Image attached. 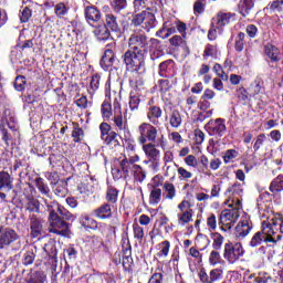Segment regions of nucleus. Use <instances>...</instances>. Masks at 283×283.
<instances>
[{
	"label": "nucleus",
	"instance_id": "obj_1",
	"mask_svg": "<svg viewBox=\"0 0 283 283\" xmlns=\"http://www.w3.org/2000/svg\"><path fill=\"white\" fill-rule=\"evenodd\" d=\"M128 50L139 52L140 54H149L150 50H158L160 40L147 36V33L135 32L128 38Z\"/></svg>",
	"mask_w": 283,
	"mask_h": 283
},
{
	"label": "nucleus",
	"instance_id": "obj_2",
	"mask_svg": "<svg viewBox=\"0 0 283 283\" xmlns=\"http://www.w3.org/2000/svg\"><path fill=\"white\" fill-rule=\"evenodd\" d=\"M44 205L49 211V223L51 227L50 233L62 235V238H70V235H72V230L70 227H72V224L64 221L56 209H54V206H52V203H50L46 199L44 200Z\"/></svg>",
	"mask_w": 283,
	"mask_h": 283
},
{
	"label": "nucleus",
	"instance_id": "obj_3",
	"mask_svg": "<svg viewBox=\"0 0 283 283\" xmlns=\"http://www.w3.org/2000/svg\"><path fill=\"white\" fill-rule=\"evenodd\" d=\"M143 28L145 32H151L156 25H158V20L156 19V13L150 7L145 10L134 11L130 17V28Z\"/></svg>",
	"mask_w": 283,
	"mask_h": 283
},
{
	"label": "nucleus",
	"instance_id": "obj_4",
	"mask_svg": "<svg viewBox=\"0 0 283 283\" xmlns=\"http://www.w3.org/2000/svg\"><path fill=\"white\" fill-rule=\"evenodd\" d=\"M140 161L138 154H124L123 159L118 160V167L112 168L113 180H127L129 178V171H134L136 163Z\"/></svg>",
	"mask_w": 283,
	"mask_h": 283
},
{
	"label": "nucleus",
	"instance_id": "obj_5",
	"mask_svg": "<svg viewBox=\"0 0 283 283\" xmlns=\"http://www.w3.org/2000/svg\"><path fill=\"white\" fill-rule=\"evenodd\" d=\"M145 53L127 49L122 55V61L127 72H145Z\"/></svg>",
	"mask_w": 283,
	"mask_h": 283
},
{
	"label": "nucleus",
	"instance_id": "obj_6",
	"mask_svg": "<svg viewBox=\"0 0 283 283\" xmlns=\"http://www.w3.org/2000/svg\"><path fill=\"white\" fill-rule=\"evenodd\" d=\"M117 94L120 93L112 91V78L108 77L105 83V99L101 105V114L104 120H109L114 116V103L116 102Z\"/></svg>",
	"mask_w": 283,
	"mask_h": 283
},
{
	"label": "nucleus",
	"instance_id": "obj_7",
	"mask_svg": "<svg viewBox=\"0 0 283 283\" xmlns=\"http://www.w3.org/2000/svg\"><path fill=\"white\" fill-rule=\"evenodd\" d=\"M210 238L212 240V251H210L208 262L210 266H218V264H223L224 260L222 259V244H224V237L219 232H211Z\"/></svg>",
	"mask_w": 283,
	"mask_h": 283
},
{
	"label": "nucleus",
	"instance_id": "obj_8",
	"mask_svg": "<svg viewBox=\"0 0 283 283\" xmlns=\"http://www.w3.org/2000/svg\"><path fill=\"white\" fill-rule=\"evenodd\" d=\"M137 142L139 145H145L147 143H156L158 139V125H154L149 122H143L137 127Z\"/></svg>",
	"mask_w": 283,
	"mask_h": 283
},
{
	"label": "nucleus",
	"instance_id": "obj_9",
	"mask_svg": "<svg viewBox=\"0 0 283 283\" xmlns=\"http://www.w3.org/2000/svg\"><path fill=\"white\" fill-rule=\"evenodd\" d=\"M101 139L106 147L114 149V147H120V140H118V134L116 130H112V125L107 122L99 124Z\"/></svg>",
	"mask_w": 283,
	"mask_h": 283
},
{
	"label": "nucleus",
	"instance_id": "obj_10",
	"mask_svg": "<svg viewBox=\"0 0 283 283\" xmlns=\"http://www.w3.org/2000/svg\"><path fill=\"white\" fill-rule=\"evenodd\" d=\"M243 255L244 247H242V243H224L223 258L228 262V264H235V262H239L240 258H242Z\"/></svg>",
	"mask_w": 283,
	"mask_h": 283
},
{
	"label": "nucleus",
	"instance_id": "obj_11",
	"mask_svg": "<svg viewBox=\"0 0 283 283\" xmlns=\"http://www.w3.org/2000/svg\"><path fill=\"white\" fill-rule=\"evenodd\" d=\"M269 241H273L269 238V221H262L260 231H256L249 241L251 249H258L261 244H269Z\"/></svg>",
	"mask_w": 283,
	"mask_h": 283
},
{
	"label": "nucleus",
	"instance_id": "obj_12",
	"mask_svg": "<svg viewBox=\"0 0 283 283\" xmlns=\"http://www.w3.org/2000/svg\"><path fill=\"white\" fill-rule=\"evenodd\" d=\"M19 240V233L10 226H0V251L12 247Z\"/></svg>",
	"mask_w": 283,
	"mask_h": 283
},
{
	"label": "nucleus",
	"instance_id": "obj_13",
	"mask_svg": "<svg viewBox=\"0 0 283 283\" xmlns=\"http://www.w3.org/2000/svg\"><path fill=\"white\" fill-rule=\"evenodd\" d=\"M206 132L209 136H214L216 138H222L227 134V119L224 118H216L210 119L205 125Z\"/></svg>",
	"mask_w": 283,
	"mask_h": 283
},
{
	"label": "nucleus",
	"instance_id": "obj_14",
	"mask_svg": "<svg viewBox=\"0 0 283 283\" xmlns=\"http://www.w3.org/2000/svg\"><path fill=\"white\" fill-rule=\"evenodd\" d=\"M113 123L117 127V132H128L129 134V124H127V119L123 118L120 94L115 95Z\"/></svg>",
	"mask_w": 283,
	"mask_h": 283
},
{
	"label": "nucleus",
	"instance_id": "obj_15",
	"mask_svg": "<svg viewBox=\"0 0 283 283\" xmlns=\"http://www.w3.org/2000/svg\"><path fill=\"white\" fill-rule=\"evenodd\" d=\"M198 277L202 283H218L224 277V271L220 268L212 269L209 274L205 268H201Z\"/></svg>",
	"mask_w": 283,
	"mask_h": 283
},
{
	"label": "nucleus",
	"instance_id": "obj_16",
	"mask_svg": "<svg viewBox=\"0 0 283 283\" xmlns=\"http://www.w3.org/2000/svg\"><path fill=\"white\" fill-rule=\"evenodd\" d=\"M238 211L235 210H223L219 216V227L221 231H231L233 224H235V219L238 218Z\"/></svg>",
	"mask_w": 283,
	"mask_h": 283
},
{
	"label": "nucleus",
	"instance_id": "obj_17",
	"mask_svg": "<svg viewBox=\"0 0 283 283\" xmlns=\"http://www.w3.org/2000/svg\"><path fill=\"white\" fill-rule=\"evenodd\" d=\"M177 209L181 213L178 214V223L181 224V227H185V224H189L193 220V209H191V202L188 200H182Z\"/></svg>",
	"mask_w": 283,
	"mask_h": 283
},
{
	"label": "nucleus",
	"instance_id": "obj_18",
	"mask_svg": "<svg viewBox=\"0 0 283 283\" xmlns=\"http://www.w3.org/2000/svg\"><path fill=\"white\" fill-rule=\"evenodd\" d=\"M114 44L109 43L106 45L107 49H105L104 54L99 61V65L104 72H109L112 67H114V63L118 61L116 57V52H114V49H112Z\"/></svg>",
	"mask_w": 283,
	"mask_h": 283
},
{
	"label": "nucleus",
	"instance_id": "obj_19",
	"mask_svg": "<svg viewBox=\"0 0 283 283\" xmlns=\"http://www.w3.org/2000/svg\"><path fill=\"white\" fill-rule=\"evenodd\" d=\"M122 266L127 273H134V258H132V244L129 242L122 245Z\"/></svg>",
	"mask_w": 283,
	"mask_h": 283
},
{
	"label": "nucleus",
	"instance_id": "obj_20",
	"mask_svg": "<svg viewBox=\"0 0 283 283\" xmlns=\"http://www.w3.org/2000/svg\"><path fill=\"white\" fill-rule=\"evenodd\" d=\"M263 53L270 61V63H280V61H282V51L280 50V48H277V45L271 42L264 44Z\"/></svg>",
	"mask_w": 283,
	"mask_h": 283
},
{
	"label": "nucleus",
	"instance_id": "obj_21",
	"mask_svg": "<svg viewBox=\"0 0 283 283\" xmlns=\"http://www.w3.org/2000/svg\"><path fill=\"white\" fill-rule=\"evenodd\" d=\"M144 71H133L128 77L130 92L140 93L145 87V80L143 78Z\"/></svg>",
	"mask_w": 283,
	"mask_h": 283
},
{
	"label": "nucleus",
	"instance_id": "obj_22",
	"mask_svg": "<svg viewBox=\"0 0 283 283\" xmlns=\"http://www.w3.org/2000/svg\"><path fill=\"white\" fill-rule=\"evenodd\" d=\"M237 12L242 17V19H248L255 12V1L254 0H239L237 4Z\"/></svg>",
	"mask_w": 283,
	"mask_h": 283
},
{
	"label": "nucleus",
	"instance_id": "obj_23",
	"mask_svg": "<svg viewBox=\"0 0 283 283\" xmlns=\"http://www.w3.org/2000/svg\"><path fill=\"white\" fill-rule=\"evenodd\" d=\"M84 17L87 23H98L102 19L101 10H98V7L94 4H85L84 3Z\"/></svg>",
	"mask_w": 283,
	"mask_h": 283
},
{
	"label": "nucleus",
	"instance_id": "obj_24",
	"mask_svg": "<svg viewBox=\"0 0 283 283\" xmlns=\"http://www.w3.org/2000/svg\"><path fill=\"white\" fill-rule=\"evenodd\" d=\"M30 220V238L36 239L43 235V221L36 217V214H31L29 217Z\"/></svg>",
	"mask_w": 283,
	"mask_h": 283
},
{
	"label": "nucleus",
	"instance_id": "obj_25",
	"mask_svg": "<svg viewBox=\"0 0 283 283\" xmlns=\"http://www.w3.org/2000/svg\"><path fill=\"white\" fill-rule=\"evenodd\" d=\"M253 227L254 224L253 221H251V219H243L239 221L235 227V235L238 238L244 239L247 238V235L251 233V231H253Z\"/></svg>",
	"mask_w": 283,
	"mask_h": 283
},
{
	"label": "nucleus",
	"instance_id": "obj_26",
	"mask_svg": "<svg viewBox=\"0 0 283 283\" xmlns=\"http://www.w3.org/2000/svg\"><path fill=\"white\" fill-rule=\"evenodd\" d=\"M233 17H235V13H231V12H222L219 11L214 18H212V21H214V27L217 28V30H224L226 25H229L231 23V19H233Z\"/></svg>",
	"mask_w": 283,
	"mask_h": 283
},
{
	"label": "nucleus",
	"instance_id": "obj_27",
	"mask_svg": "<svg viewBox=\"0 0 283 283\" xmlns=\"http://www.w3.org/2000/svg\"><path fill=\"white\" fill-rule=\"evenodd\" d=\"M43 251L46 253L51 264L56 265L59 263V250L56 249V241L49 240L44 244Z\"/></svg>",
	"mask_w": 283,
	"mask_h": 283
},
{
	"label": "nucleus",
	"instance_id": "obj_28",
	"mask_svg": "<svg viewBox=\"0 0 283 283\" xmlns=\"http://www.w3.org/2000/svg\"><path fill=\"white\" fill-rule=\"evenodd\" d=\"M113 209L116 208L104 202L98 208L93 210V216H95L98 220H111L112 216H114V212H112Z\"/></svg>",
	"mask_w": 283,
	"mask_h": 283
},
{
	"label": "nucleus",
	"instance_id": "obj_29",
	"mask_svg": "<svg viewBox=\"0 0 283 283\" xmlns=\"http://www.w3.org/2000/svg\"><path fill=\"white\" fill-rule=\"evenodd\" d=\"M169 224V218L167 216L161 217L154 223L151 231L149 232V238L151 244H154V239L163 235V227H167Z\"/></svg>",
	"mask_w": 283,
	"mask_h": 283
},
{
	"label": "nucleus",
	"instance_id": "obj_30",
	"mask_svg": "<svg viewBox=\"0 0 283 283\" xmlns=\"http://www.w3.org/2000/svg\"><path fill=\"white\" fill-rule=\"evenodd\" d=\"M146 117L151 125H160L163 118V108L160 106H150L146 108Z\"/></svg>",
	"mask_w": 283,
	"mask_h": 283
},
{
	"label": "nucleus",
	"instance_id": "obj_31",
	"mask_svg": "<svg viewBox=\"0 0 283 283\" xmlns=\"http://www.w3.org/2000/svg\"><path fill=\"white\" fill-rule=\"evenodd\" d=\"M78 222L86 231H96V229H98V221L87 213H82L78 218Z\"/></svg>",
	"mask_w": 283,
	"mask_h": 283
},
{
	"label": "nucleus",
	"instance_id": "obj_32",
	"mask_svg": "<svg viewBox=\"0 0 283 283\" xmlns=\"http://www.w3.org/2000/svg\"><path fill=\"white\" fill-rule=\"evenodd\" d=\"M119 193H120V190H118L116 187L108 186L106 188V193H105L106 205H111V207H114L115 209H117L116 205H118Z\"/></svg>",
	"mask_w": 283,
	"mask_h": 283
},
{
	"label": "nucleus",
	"instance_id": "obj_33",
	"mask_svg": "<svg viewBox=\"0 0 283 283\" xmlns=\"http://www.w3.org/2000/svg\"><path fill=\"white\" fill-rule=\"evenodd\" d=\"M12 176L6 170H0V191H12Z\"/></svg>",
	"mask_w": 283,
	"mask_h": 283
},
{
	"label": "nucleus",
	"instance_id": "obj_34",
	"mask_svg": "<svg viewBox=\"0 0 283 283\" xmlns=\"http://www.w3.org/2000/svg\"><path fill=\"white\" fill-rule=\"evenodd\" d=\"M57 211V214L66 222L74 220V214L65 207L61 206L59 201L49 202Z\"/></svg>",
	"mask_w": 283,
	"mask_h": 283
},
{
	"label": "nucleus",
	"instance_id": "obj_35",
	"mask_svg": "<svg viewBox=\"0 0 283 283\" xmlns=\"http://www.w3.org/2000/svg\"><path fill=\"white\" fill-rule=\"evenodd\" d=\"M93 34L97 41L104 42V43L105 41H109V39L112 38V33L109 32V29H107V27H105L104 24H99L95 27Z\"/></svg>",
	"mask_w": 283,
	"mask_h": 283
},
{
	"label": "nucleus",
	"instance_id": "obj_36",
	"mask_svg": "<svg viewBox=\"0 0 283 283\" xmlns=\"http://www.w3.org/2000/svg\"><path fill=\"white\" fill-rule=\"evenodd\" d=\"M140 145H143V151L146 154L147 158H150V160H158V158H160V150L156 148L154 143L150 142Z\"/></svg>",
	"mask_w": 283,
	"mask_h": 283
},
{
	"label": "nucleus",
	"instance_id": "obj_37",
	"mask_svg": "<svg viewBox=\"0 0 283 283\" xmlns=\"http://www.w3.org/2000/svg\"><path fill=\"white\" fill-rule=\"evenodd\" d=\"M18 187L20 190H13V193H15V196H24L27 200H30V198H34L32 197L34 193V186H32V184L25 182V184H21Z\"/></svg>",
	"mask_w": 283,
	"mask_h": 283
},
{
	"label": "nucleus",
	"instance_id": "obj_38",
	"mask_svg": "<svg viewBox=\"0 0 283 283\" xmlns=\"http://www.w3.org/2000/svg\"><path fill=\"white\" fill-rule=\"evenodd\" d=\"M104 27L112 32H120V27L118 25V18L113 13L105 14Z\"/></svg>",
	"mask_w": 283,
	"mask_h": 283
},
{
	"label": "nucleus",
	"instance_id": "obj_39",
	"mask_svg": "<svg viewBox=\"0 0 283 283\" xmlns=\"http://www.w3.org/2000/svg\"><path fill=\"white\" fill-rule=\"evenodd\" d=\"M25 211L29 213H41V201L36 198H29L25 206Z\"/></svg>",
	"mask_w": 283,
	"mask_h": 283
},
{
	"label": "nucleus",
	"instance_id": "obj_40",
	"mask_svg": "<svg viewBox=\"0 0 283 283\" xmlns=\"http://www.w3.org/2000/svg\"><path fill=\"white\" fill-rule=\"evenodd\" d=\"M171 65H174V60H166L158 65V74L161 78H169Z\"/></svg>",
	"mask_w": 283,
	"mask_h": 283
},
{
	"label": "nucleus",
	"instance_id": "obj_41",
	"mask_svg": "<svg viewBox=\"0 0 283 283\" xmlns=\"http://www.w3.org/2000/svg\"><path fill=\"white\" fill-rule=\"evenodd\" d=\"M169 125L174 129H178L180 125H182V114H180V111L172 109L169 114Z\"/></svg>",
	"mask_w": 283,
	"mask_h": 283
},
{
	"label": "nucleus",
	"instance_id": "obj_42",
	"mask_svg": "<svg viewBox=\"0 0 283 283\" xmlns=\"http://www.w3.org/2000/svg\"><path fill=\"white\" fill-rule=\"evenodd\" d=\"M34 182L38 191H40L42 196H46V198H52V195L50 193V186H48L45 179H43L42 177H38L35 178Z\"/></svg>",
	"mask_w": 283,
	"mask_h": 283
},
{
	"label": "nucleus",
	"instance_id": "obj_43",
	"mask_svg": "<svg viewBox=\"0 0 283 283\" xmlns=\"http://www.w3.org/2000/svg\"><path fill=\"white\" fill-rule=\"evenodd\" d=\"M235 97L238 98L239 103L242 105H247V103H251V94L244 86H240L235 90Z\"/></svg>",
	"mask_w": 283,
	"mask_h": 283
},
{
	"label": "nucleus",
	"instance_id": "obj_44",
	"mask_svg": "<svg viewBox=\"0 0 283 283\" xmlns=\"http://www.w3.org/2000/svg\"><path fill=\"white\" fill-rule=\"evenodd\" d=\"M163 197L165 200H174L176 198V186L169 181L163 185Z\"/></svg>",
	"mask_w": 283,
	"mask_h": 283
},
{
	"label": "nucleus",
	"instance_id": "obj_45",
	"mask_svg": "<svg viewBox=\"0 0 283 283\" xmlns=\"http://www.w3.org/2000/svg\"><path fill=\"white\" fill-rule=\"evenodd\" d=\"M54 14L57 19H64L70 14V6L65 2H57L55 4Z\"/></svg>",
	"mask_w": 283,
	"mask_h": 283
},
{
	"label": "nucleus",
	"instance_id": "obj_46",
	"mask_svg": "<svg viewBox=\"0 0 283 283\" xmlns=\"http://www.w3.org/2000/svg\"><path fill=\"white\" fill-rule=\"evenodd\" d=\"M269 191H271V193H280L281 191H283V175H279L276 178H274L270 186H269Z\"/></svg>",
	"mask_w": 283,
	"mask_h": 283
},
{
	"label": "nucleus",
	"instance_id": "obj_47",
	"mask_svg": "<svg viewBox=\"0 0 283 283\" xmlns=\"http://www.w3.org/2000/svg\"><path fill=\"white\" fill-rule=\"evenodd\" d=\"M109 6L115 14H120L123 10H127V0H109Z\"/></svg>",
	"mask_w": 283,
	"mask_h": 283
},
{
	"label": "nucleus",
	"instance_id": "obj_48",
	"mask_svg": "<svg viewBox=\"0 0 283 283\" xmlns=\"http://www.w3.org/2000/svg\"><path fill=\"white\" fill-rule=\"evenodd\" d=\"M71 136L73 138V143H81L83 138H85V130L81 128V125H78V123L74 122Z\"/></svg>",
	"mask_w": 283,
	"mask_h": 283
},
{
	"label": "nucleus",
	"instance_id": "obj_49",
	"mask_svg": "<svg viewBox=\"0 0 283 283\" xmlns=\"http://www.w3.org/2000/svg\"><path fill=\"white\" fill-rule=\"evenodd\" d=\"M128 105L130 112L138 111V107L140 106V93H136V91H130Z\"/></svg>",
	"mask_w": 283,
	"mask_h": 283
},
{
	"label": "nucleus",
	"instance_id": "obj_50",
	"mask_svg": "<svg viewBox=\"0 0 283 283\" xmlns=\"http://www.w3.org/2000/svg\"><path fill=\"white\" fill-rule=\"evenodd\" d=\"M244 39H247V33L239 32L237 34V36L234 38V50H235V52H238V53L244 52V45L247 43V41Z\"/></svg>",
	"mask_w": 283,
	"mask_h": 283
},
{
	"label": "nucleus",
	"instance_id": "obj_51",
	"mask_svg": "<svg viewBox=\"0 0 283 283\" xmlns=\"http://www.w3.org/2000/svg\"><path fill=\"white\" fill-rule=\"evenodd\" d=\"M176 167H177L178 178L181 182H189V180H191V178H193V172L187 170L182 166L176 165Z\"/></svg>",
	"mask_w": 283,
	"mask_h": 283
},
{
	"label": "nucleus",
	"instance_id": "obj_52",
	"mask_svg": "<svg viewBox=\"0 0 283 283\" xmlns=\"http://www.w3.org/2000/svg\"><path fill=\"white\" fill-rule=\"evenodd\" d=\"M98 87H101V74L95 73L91 76L88 94H96Z\"/></svg>",
	"mask_w": 283,
	"mask_h": 283
},
{
	"label": "nucleus",
	"instance_id": "obj_53",
	"mask_svg": "<svg viewBox=\"0 0 283 283\" xmlns=\"http://www.w3.org/2000/svg\"><path fill=\"white\" fill-rule=\"evenodd\" d=\"M133 176L136 182H144L145 178H147V172H145L143 166L136 165L133 166Z\"/></svg>",
	"mask_w": 283,
	"mask_h": 283
},
{
	"label": "nucleus",
	"instance_id": "obj_54",
	"mask_svg": "<svg viewBox=\"0 0 283 283\" xmlns=\"http://www.w3.org/2000/svg\"><path fill=\"white\" fill-rule=\"evenodd\" d=\"M163 200V190L160 188H153L149 195V205H159Z\"/></svg>",
	"mask_w": 283,
	"mask_h": 283
},
{
	"label": "nucleus",
	"instance_id": "obj_55",
	"mask_svg": "<svg viewBox=\"0 0 283 283\" xmlns=\"http://www.w3.org/2000/svg\"><path fill=\"white\" fill-rule=\"evenodd\" d=\"M192 10L195 17H200V14H205V10H207V0H196Z\"/></svg>",
	"mask_w": 283,
	"mask_h": 283
},
{
	"label": "nucleus",
	"instance_id": "obj_56",
	"mask_svg": "<svg viewBox=\"0 0 283 283\" xmlns=\"http://www.w3.org/2000/svg\"><path fill=\"white\" fill-rule=\"evenodd\" d=\"M265 140H269V138L266 137V134L261 133L256 136L254 143H253V151L254 154H258L259 150L262 149V147H264V143Z\"/></svg>",
	"mask_w": 283,
	"mask_h": 283
},
{
	"label": "nucleus",
	"instance_id": "obj_57",
	"mask_svg": "<svg viewBox=\"0 0 283 283\" xmlns=\"http://www.w3.org/2000/svg\"><path fill=\"white\" fill-rule=\"evenodd\" d=\"M124 151H127L128 154H133L134 156V154H136V139L132 137L124 138Z\"/></svg>",
	"mask_w": 283,
	"mask_h": 283
},
{
	"label": "nucleus",
	"instance_id": "obj_58",
	"mask_svg": "<svg viewBox=\"0 0 283 283\" xmlns=\"http://www.w3.org/2000/svg\"><path fill=\"white\" fill-rule=\"evenodd\" d=\"M54 193L55 196H57L59 198H65V196H67L69 190H67V182L62 181L60 184H56L55 188H54Z\"/></svg>",
	"mask_w": 283,
	"mask_h": 283
},
{
	"label": "nucleus",
	"instance_id": "obj_59",
	"mask_svg": "<svg viewBox=\"0 0 283 283\" xmlns=\"http://www.w3.org/2000/svg\"><path fill=\"white\" fill-rule=\"evenodd\" d=\"M178 24V19H170L163 23L164 30L168 32V34L171 36V34H176V28Z\"/></svg>",
	"mask_w": 283,
	"mask_h": 283
},
{
	"label": "nucleus",
	"instance_id": "obj_60",
	"mask_svg": "<svg viewBox=\"0 0 283 283\" xmlns=\"http://www.w3.org/2000/svg\"><path fill=\"white\" fill-rule=\"evenodd\" d=\"M34 260H36V253H34V250H29L23 254L22 264L23 266H30L34 264Z\"/></svg>",
	"mask_w": 283,
	"mask_h": 283
},
{
	"label": "nucleus",
	"instance_id": "obj_61",
	"mask_svg": "<svg viewBox=\"0 0 283 283\" xmlns=\"http://www.w3.org/2000/svg\"><path fill=\"white\" fill-rule=\"evenodd\" d=\"M160 251L157 253V258H167L169 255V250L171 249V242L163 241L159 243Z\"/></svg>",
	"mask_w": 283,
	"mask_h": 283
},
{
	"label": "nucleus",
	"instance_id": "obj_62",
	"mask_svg": "<svg viewBox=\"0 0 283 283\" xmlns=\"http://www.w3.org/2000/svg\"><path fill=\"white\" fill-rule=\"evenodd\" d=\"M202 56L203 59H208L209 56L213 59V56H218V46L212 44H207L205 46Z\"/></svg>",
	"mask_w": 283,
	"mask_h": 283
},
{
	"label": "nucleus",
	"instance_id": "obj_63",
	"mask_svg": "<svg viewBox=\"0 0 283 283\" xmlns=\"http://www.w3.org/2000/svg\"><path fill=\"white\" fill-rule=\"evenodd\" d=\"M282 2L280 0H274L272 2H270L264 10H266V12H282Z\"/></svg>",
	"mask_w": 283,
	"mask_h": 283
},
{
	"label": "nucleus",
	"instance_id": "obj_64",
	"mask_svg": "<svg viewBox=\"0 0 283 283\" xmlns=\"http://www.w3.org/2000/svg\"><path fill=\"white\" fill-rule=\"evenodd\" d=\"M247 283H268L269 280H266V277L264 276H260V275H255V274H250L247 277Z\"/></svg>",
	"mask_w": 283,
	"mask_h": 283
}]
</instances>
